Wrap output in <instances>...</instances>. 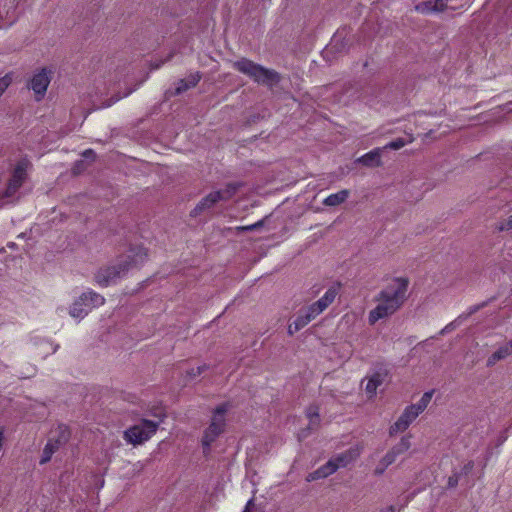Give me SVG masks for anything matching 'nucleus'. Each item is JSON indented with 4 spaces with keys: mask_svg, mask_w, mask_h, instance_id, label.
Returning a JSON list of instances; mask_svg holds the SVG:
<instances>
[{
    "mask_svg": "<svg viewBox=\"0 0 512 512\" xmlns=\"http://www.w3.org/2000/svg\"><path fill=\"white\" fill-rule=\"evenodd\" d=\"M433 393V390L425 392L417 403L410 405L411 408L420 415L422 412H424V410L428 407L429 403L431 402Z\"/></svg>",
    "mask_w": 512,
    "mask_h": 512,
    "instance_id": "412c9836",
    "label": "nucleus"
},
{
    "mask_svg": "<svg viewBox=\"0 0 512 512\" xmlns=\"http://www.w3.org/2000/svg\"><path fill=\"white\" fill-rule=\"evenodd\" d=\"M56 433L57 435H52L48 439L45 447L43 448V452L39 461L41 465L48 463L51 460L53 454L57 452L60 447L63 446L69 439L70 434L65 426H59Z\"/></svg>",
    "mask_w": 512,
    "mask_h": 512,
    "instance_id": "6e6552de",
    "label": "nucleus"
},
{
    "mask_svg": "<svg viewBox=\"0 0 512 512\" xmlns=\"http://www.w3.org/2000/svg\"><path fill=\"white\" fill-rule=\"evenodd\" d=\"M458 483V477L457 475H454V476H451L449 479H448V485L449 487H455Z\"/></svg>",
    "mask_w": 512,
    "mask_h": 512,
    "instance_id": "f704fd0d",
    "label": "nucleus"
},
{
    "mask_svg": "<svg viewBox=\"0 0 512 512\" xmlns=\"http://www.w3.org/2000/svg\"><path fill=\"white\" fill-rule=\"evenodd\" d=\"M322 472L323 471H321L320 468H318L317 470L309 473L307 478H306V480L308 482H312V481H315V480H318V479L325 478L324 476H322Z\"/></svg>",
    "mask_w": 512,
    "mask_h": 512,
    "instance_id": "7c9ffc66",
    "label": "nucleus"
},
{
    "mask_svg": "<svg viewBox=\"0 0 512 512\" xmlns=\"http://www.w3.org/2000/svg\"><path fill=\"white\" fill-rule=\"evenodd\" d=\"M446 8L445 3H437L435 0L422 1L415 5V10L422 14L433 12H443Z\"/></svg>",
    "mask_w": 512,
    "mask_h": 512,
    "instance_id": "2eb2a0df",
    "label": "nucleus"
},
{
    "mask_svg": "<svg viewBox=\"0 0 512 512\" xmlns=\"http://www.w3.org/2000/svg\"><path fill=\"white\" fill-rule=\"evenodd\" d=\"M120 99H121V97H120V96H117V97H115V98H111V99L109 100V102H108L107 104H105L103 107H110V106H112L114 103H116L117 101H119Z\"/></svg>",
    "mask_w": 512,
    "mask_h": 512,
    "instance_id": "e433bc0d",
    "label": "nucleus"
},
{
    "mask_svg": "<svg viewBox=\"0 0 512 512\" xmlns=\"http://www.w3.org/2000/svg\"><path fill=\"white\" fill-rule=\"evenodd\" d=\"M233 67L239 72L249 76L258 84L272 86L279 81V74L277 72L266 69L246 58L234 62Z\"/></svg>",
    "mask_w": 512,
    "mask_h": 512,
    "instance_id": "7ed1b4c3",
    "label": "nucleus"
},
{
    "mask_svg": "<svg viewBox=\"0 0 512 512\" xmlns=\"http://www.w3.org/2000/svg\"><path fill=\"white\" fill-rule=\"evenodd\" d=\"M322 472V476L325 478L335 473L339 468L333 458H331L326 464L319 467Z\"/></svg>",
    "mask_w": 512,
    "mask_h": 512,
    "instance_id": "393cba45",
    "label": "nucleus"
},
{
    "mask_svg": "<svg viewBox=\"0 0 512 512\" xmlns=\"http://www.w3.org/2000/svg\"><path fill=\"white\" fill-rule=\"evenodd\" d=\"M418 416L419 414L416 413L410 405L407 406L397 421L390 427L389 434L394 436L400 432H404L416 420Z\"/></svg>",
    "mask_w": 512,
    "mask_h": 512,
    "instance_id": "f8f14e48",
    "label": "nucleus"
},
{
    "mask_svg": "<svg viewBox=\"0 0 512 512\" xmlns=\"http://www.w3.org/2000/svg\"><path fill=\"white\" fill-rule=\"evenodd\" d=\"M381 148H376L358 158L357 162L365 166H379L381 164Z\"/></svg>",
    "mask_w": 512,
    "mask_h": 512,
    "instance_id": "f3484780",
    "label": "nucleus"
},
{
    "mask_svg": "<svg viewBox=\"0 0 512 512\" xmlns=\"http://www.w3.org/2000/svg\"><path fill=\"white\" fill-rule=\"evenodd\" d=\"M52 74L53 71L51 69L41 68L32 76L29 87L33 90L37 101H40L45 96Z\"/></svg>",
    "mask_w": 512,
    "mask_h": 512,
    "instance_id": "9d476101",
    "label": "nucleus"
},
{
    "mask_svg": "<svg viewBox=\"0 0 512 512\" xmlns=\"http://www.w3.org/2000/svg\"><path fill=\"white\" fill-rule=\"evenodd\" d=\"M339 292V286L335 285L330 287L324 295L314 302L313 304L309 305L306 308L301 309L312 321L315 319L319 314H321L329 305H331L336 296Z\"/></svg>",
    "mask_w": 512,
    "mask_h": 512,
    "instance_id": "1a4fd4ad",
    "label": "nucleus"
},
{
    "mask_svg": "<svg viewBox=\"0 0 512 512\" xmlns=\"http://www.w3.org/2000/svg\"><path fill=\"white\" fill-rule=\"evenodd\" d=\"M306 415L309 419V429L317 428L320 422L319 408L315 405L309 406Z\"/></svg>",
    "mask_w": 512,
    "mask_h": 512,
    "instance_id": "4be33fe9",
    "label": "nucleus"
},
{
    "mask_svg": "<svg viewBox=\"0 0 512 512\" xmlns=\"http://www.w3.org/2000/svg\"><path fill=\"white\" fill-rule=\"evenodd\" d=\"M146 259L147 251L145 248L141 246L130 248L126 254L117 259L115 264L101 268L95 276L96 282L102 287L113 285L124 277L128 271L141 266Z\"/></svg>",
    "mask_w": 512,
    "mask_h": 512,
    "instance_id": "f03ea898",
    "label": "nucleus"
},
{
    "mask_svg": "<svg viewBox=\"0 0 512 512\" xmlns=\"http://www.w3.org/2000/svg\"><path fill=\"white\" fill-rule=\"evenodd\" d=\"M208 367L204 364L197 367H192L187 371V376L191 379L196 378L199 376L204 370H206Z\"/></svg>",
    "mask_w": 512,
    "mask_h": 512,
    "instance_id": "cd10ccee",
    "label": "nucleus"
},
{
    "mask_svg": "<svg viewBox=\"0 0 512 512\" xmlns=\"http://www.w3.org/2000/svg\"><path fill=\"white\" fill-rule=\"evenodd\" d=\"M405 145H406V141H404L403 139L399 138V139H396V140L391 141L388 144H386L383 147V149L398 150V149L404 147Z\"/></svg>",
    "mask_w": 512,
    "mask_h": 512,
    "instance_id": "bb28decb",
    "label": "nucleus"
},
{
    "mask_svg": "<svg viewBox=\"0 0 512 512\" xmlns=\"http://www.w3.org/2000/svg\"><path fill=\"white\" fill-rule=\"evenodd\" d=\"M158 426L159 422L144 419L126 430L124 438L127 442L134 445L142 444L156 433Z\"/></svg>",
    "mask_w": 512,
    "mask_h": 512,
    "instance_id": "423d86ee",
    "label": "nucleus"
},
{
    "mask_svg": "<svg viewBox=\"0 0 512 512\" xmlns=\"http://www.w3.org/2000/svg\"><path fill=\"white\" fill-rule=\"evenodd\" d=\"M398 454H396L395 451H393L392 449L387 452V454L382 458V463H384L385 465L389 466L391 465L392 463L395 462L396 458H397Z\"/></svg>",
    "mask_w": 512,
    "mask_h": 512,
    "instance_id": "c756f323",
    "label": "nucleus"
},
{
    "mask_svg": "<svg viewBox=\"0 0 512 512\" xmlns=\"http://www.w3.org/2000/svg\"><path fill=\"white\" fill-rule=\"evenodd\" d=\"M350 195L349 190L343 189L338 191L337 193L330 194L323 200V204L325 206L335 207L342 203H344Z\"/></svg>",
    "mask_w": 512,
    "mask_h": 512,
    "instance_id": "a211bd4d",
    "label": "nucleus"
},
{
    "mask_svg": "<svg viewBox=\"0 0 512 512\" xmlns=\"http://www.w3.org/2000/svg\"><path fill=\"white\" fill-rule=\"evenodd\" d=\"M322 472V476L325 478L335 473L339 468L333 458H331L326 464L319 467Z\"/></svg>",
    "mask_w": 512,
    "mask_h": 512,
    "instance_id": "b1692460",
    "label": "nucleus"
},
{
    "mask_svg": "<svg viewBox=\"0 0 512 512\" xmlns=\"http://www.w3.org/2000/svg\"><path fill=\"white\" fill-rule=\"evenodd\" d=\"M93 154H94V152H93L92 150H90V149L86 150V151L83 153V155H84L85 157L92 156Z\"/></svg>",
    "mask_w": 512,
    "mask_h": 512,
    "instance_id": "4c0bfd02",
    "label": "nucleus"
},
{
    "mask_svg": "<svg viewBox=\"0 0 512 512\" xmlns=\"http://www.w3.org/2000/svg\"><path fill=\"white\" fill-rule=\"evenodd\" d=\"M254 506V501L253 499H250L247 503H246V506H245V509L243 510V512H252V507Z\"/></svg>",
    "mask_w": 512,
    "mask_h": 512,
    "instance_id": "c9c22d12",
    "label": "nucleus"
},
{
    "mask_svg": "<svg viewBox=\"0 0 512 512\" xmlns=\"http://www.w3.org/2000/svg\"><path fill=\"white\" fill-rule=\"evenodd\" d=\"M383 383V377L380 373L373 374L365 386L366 393L372 397L376 394L377 388Z\"/></svg>",
    "mask_w": 512,
    "mask_h": 512,
    "instance_id": "aec40b11",
    "label": "nucleus"
},
{
    "mask_svg": "<svg viewBox=\"0 0 512 512\" xmlns=\"http://www.w3.org/2000/svg\"><path fill=\"white\" fill-rule=\"evenodd\" d=\"M408 285L406 278H395L377 294L375 297L377 305L368 315L370 325L392 316L403 306L407 299Z\"/></svg>",
    "mask_w": 512,
    "mask_h": 512,
    "instance_id": "f257e3e1",
    "label": "nucleus"
},
{
    "mask_svg": "<svg viewBox=\"0 0 512 512\" xmlns=\"http://www.w3.org/2000/svg\"><path fill=\"white\" fill-rule=\"evenodd\" d=\"M228 411V405L218 406L212 416L209 427L205 430L202 439L204 448H209L212 442L223 432L225 426V414Z\"/></svg>",
    "mask_w": 512,
    "mask_h": 512,
    "instance_id": "0eeeda50",
    "label": "nucleus"
},
{
    "mask_svg": "<svg viewBox=\"0 0 512 512\" xmlns=\"http://www.w3.org/2000/svg\"><path fill=\"white\" fill-rule=\"evenodd\" d=\"M496 228L498 231L512 230V214L506 220L499 222Z\"/></svg>",
    "mask_w": 512,
    "mask_h": 512,
    "instance_id": "c85d7f7f",
    "label": "nucleus"
},
{
    "mask_svg": "<svg viewBox=\"0 0 512 512\" xmlns=\"http://www.w3.org/2000/svg\"><path fill=\"white\" fill-rule=\"evenodd\" d=\"M201 79V75L196 72L190 74L186 79H181L176 83L174 95H179L190 88L195 87Z\"/></svg>",
    "mask_w": 512,
    "mask_h": 512,
    "instance_id": "4468645a",
    "label": "nucleus"
},
{
    "mask_svg": "<svg viewBox=\"0 0 512 512\" xmlns=\"http://www.w3.org/2000/svg\"><path fill=\"white\" fill-rule=\"evenodd\" d=\"M29 162L25 159L19 161L15 166L12 176L5 191L6 197H11L22 186L27 176Z\"/></svg>",
    "mask_w": 512,
    "mask_h": 512,
    "instance_id": "9b49d317",
    "label": "nucleus"
},
{
    "mask_svg": "<svg viewBox=\"0 0 512 512\" xmlns=\"http://www.w3.org/2000/svg\"><path fill=\"white\" fill-rule=\"evenodd\" d=\"M359 455L360 450L358 448H350L347 451L336 455L333 459L335 460L338 468H344L354 462Z\"/></svg>",
    "mask_w": 512,
    "mask_h": 512,
    "instance_id": "ddd939ff",
    "label": "nucleus"
},
{
    "mask_svg": "<svg viewBox=\"0 0 512 512\" xmlns=\"http://www.w3.org/2000/svg\"><path fill=\"white\" fill-rule=\"evenodd\" d=\"M512 355V347L510 341L500 346L487 360L488 366L495 365L498 361L503 360Z\"/></svg>",
    "mask_w": 512,
    "mask_h": 512,
    "instance_id": "dca6fc26",
    "label": "nucleus"
},
{
    "mask_svg": "<svg viewBox=\"0 0 512 512\" xmlns=\"http://www.w3.org/2000/svg\"><path fill=\"white\" fill-rule=\"evenodd\" d=\"M311 322L310 318L300 309L296 319L288 326V333L293 335L295 332L304 328Z\"/></svg>",
    "mask_w": 512,
    "mask_h": 512,
    "instance_id": "6ab92c4d",
    "label": "nucleus"
},
{
    "mask_svg": "<svg viewBox=\"0 0 512 512\" xmlns=\"http://www.w3.org/2000/svg\"><path fill=\"white\" fill-rule=\"evenodd\" d=\"M262 225H263V221H258V222L254 223L252 225L237 227V230H240V231H252V230H255L258 227H261Z\"/></svg>",
    "mask_w": 512,
    "mask_h": 512,
    "instance_id": "2f4dec72",
    "label": "nucleus"
},
{
    "mask_svg": "<svg viewBox=\"0 0 512 512\" xmlns=\"http://www.w3.org/2000/svg\"><path fill=\"white\" fill-rule=\"evenodd\" d=\"M473 467H474V463H473V461H469L468 463H466V464L464 465V467H463V472H464L465 474H468L470 471H472Z\"/></svg>",
    "mask_w": 512,
    "mask_h": 512,
    "instance_id": "72a5a7b5",
    "label": "nucleus"
},
{
    "mask_svg": "<svg viewBox=\"0 0 512 512\" xmlns=\"http://www.w3.org/2000/svg\"><path fill=\"white\" fill-rule=\"evenodd\" d=\"M13 82V74L7 73L3 77L0 78V97L4 94L7 88Z\"/></svg>",
    "mask_w": 512,
    "mask_h": 512,
    "instance_id": "a878e982",
    "label": "nucleus"
},
{
    "mask_svg": "<svg viewBox=\"0 0 512 512\" xmlns=\"http://www.w3.org/2000/svg\"><path fill=\"white\" fill-rule=\"evenodd\" d=\"M410 447H411L410 436H404L401 438L399 443L396 444L392 448V450L395 451L396 454L400 455V454L408 451Z\"/></svg>",
    "mask_w": 512,
    "mask_h": 512,
    "instance_id": "5701e85b",
    "label": "nucleus"
},
{
    "mask_svg": "<svg viewBox=\"0 0 512 512\" xmlns=\"http://www.w3.org/2000/svg\"><path fill=\"white\" fill-rule=\"evenodd\" d=\"M105 303V298L88 289L74 300L69 309V315L78 321L84 319L93 309L98 308Z\"/></svg>",
    "mask_w": 512,
    "mask_h": 512,
    "instance_id": "20e7f679",
    "label": "nucleus"
},
{
    "mask_svg": "<svg viewBox=\"0 0 512 512\" xmlns=\"http://www.w3.org/2000/svg\"><path fill=\"white\" fill-rule=\"evenodd\" d=\"M401 508H396L395 506L391 505L387 508V511H390V512H394V511H399Z\"/></svg>",
    "mask_w": 512,
    "mask_h": 512,
    "instance_id": "58836bf2",
    "label": "nucleus"
},
{
    "mask_svg": "<svg viewBox=\"0 0 512 512\" xmlns=\"http://www.w3.org/2000/svg\"><path fill=\"white\" fill-rule=\"evenodd\" d=\"M238 187L239 185L236 183H229L225 188L209 193L196 205L192 214L196 216L202 212L210 210L221 201H228L235 195Z\"/></svg>",
    "mask_w": 512,
    "mask_h": 512,
    "instance_id": "39448f33",
    "label": "nucleus"
},
{
    "mask_svg": "<svg viewBox=\"0 0 512 512\" xmlns=\"http://www.w3.org/2000/svg\"><path fill=\"white\" fill-rule=\"evenodd\" d=\"M510 346L512 347V339L510 340Z\"/></svg>",
    "mask_w": 512,
    "mask_h": 512,
    "instance_id": "ea45409f",
    "label": "nucleus"
},
{
    "mask_svg": "<svg viewBox=\"0 0 512 512\" xmlns=\"http://www.w3.org/2000/svg\"><path fill=\"white\" fill-rule=\"evenodd\" d=\"M387 467L388 466L385 465L384 463H382V460H381L380 463L378 464V466L375 468V473L378 475L383 474Z\"/></svg>",
    "mask_w": 512,
    "mask_h": 512,
    "instance_id": "473e14b6",
    "label": "nucleus"
}]
</instances>
